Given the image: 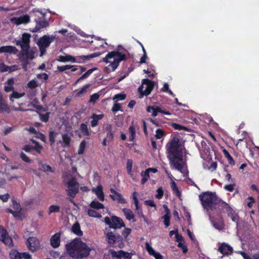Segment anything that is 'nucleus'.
<instances>
[{"mask_svg": "<svg viewBox=\"0 0 259 259\" xmlns=\"http://www.w3.org/2000/svg\"><path fill=\"white\" fill-rule=\"evenodd\" d=\"M165 150L170 168L182 172V169L186 165L187 151L180 136H172L165 145Z\"/></svg>", "mask_w": 259, "mask_h": 259, "instance_id": "obj_1", "label": "nucleus"}, {"mask_svg": "<svg viewBox=\"0 0 259 259\" xmlns=\"http://www.w3.org/2000/svg\"><path fill=\"white\" fill-rule=\"evenodd\" d=\"M67 253L73 258H81L87 256L90 253V248L78 238L74 239L66 245Z\"/></svg>", "mask_w": 259, "mask_h": 259, "instance_id": "obj_2", "label": "nucleus"}, {"mask_svg": "<svg viewBox=\"0 0 259 259\" xmlns=\"http://www.w3.org/2000/svg\"><path fill=\"white\" fill-rule=\"evenodd\" d=\"M125 54L118 51L109 52L103 59L104 62L109 64L105 67L104 71L107 73L114 71L119 66L120 62L125 60Z\"/></svg>", "mask_w": 259, "mask_h": 259, "instance_id": "obj_3", "label": "nucleus"}, {"mask_svg": "<svg viewBox=\"0 0 259 259\" xmlns=\"http://www.w3.org/2000/svg\"><path fill=\"white\" fill-rule=\"evenodd\" d=\"M30 35L28 33H24L22 39L16 41V44L20 46L22 50L20 53V58L22 61H27L28 59L32 60L36 56V52L35 49L29 48Z\"/></svg>", "mask_w": 259, "mask_h": 259, "instance_id": "obj_4", "label": "nucleus"}, {"mask_svg": "<svg viewBox=\"0 0 259 259\" xmlns=\"http://www.w3.org/2000/svg\"><path fill=\"white\" fill-rule=\"evenodd\" d=\"M201 204L204 209L213 210L218 202V199L215 194L211 192H205L199 196Z\"/></svg>", "mask_w": 259, "mask_h": 259, "instance_id": "obj_5", "label": "nucleus"}, {"mask_svg": "<svg viewBox=\"0 0 259 259\" xmlns=\"http://www.w3.org/2000/svg\"><path fill=\"white\" fill-rule=\"evenodd\" d=\"M154 87V82L147 79L142 80V84L139 88L142 96H147L150 94Z\"/></svg>", "mask_w": 259, "mask_h": 259, "instance_id": "obj_6", "label": "nucleus"}, {"mask_svg": "<svg viewBox=\"0 0 259 259\" xmlns=\"http://www.w3.org/2000/svg\"><path fill=\"white\" fill-rule=\"evenodd\" d=\"M79 185L75 178H71L67 183V189L66 190L68 195L73 197L78 191Z\"/></svg>", "mask_w": 259, "mask_h": 259, "instance_id": "obj_7", "label": "nucleus"}, {"mask_svg": "<svg viewBox=\"0 0 259 259\" xmlns=\"http://www.w3.org/2000/svg\"><path fill=\"white\" fill-rule=\"evenodd\" d=\"M26 245L29 250L32 252L37 251L40 247L39 240L35 237H30L27 239Z\"/></svg>", "mask_w": 259, "mask_h": 259, "instance_id": "obj_8", "label": "nucleus"}, {"mask_svg": "<svg viewBox=\"0 0 259 259\" xmlns=\"http://www.w3.org/2000/svg\"><path fill=\"white\" fill-rule=\"evenodd\" d=\"M53 39L49 36L45 35L38 41L37 45L41 52L40 56H42L45 52L46 48L48 47Z\"/></svg>", "mask_w": 259, "mask_h": 259, "instance_id": "obj_9", "label": "nucleus"}, {"mask_svg": "<svg viewBox=\"0 0 259 259\" xmlns=\"http://www.w3.org/2000/svg\"><path fill=\"white\" fill-rule=\"evenodd\" d=\"M0 241L5 245L12 246L13 240L12 238L9 235L8 233L3 227L0 226Z\"/></svg>", "mask_w": 259, "mask_h": 259, "instance_id": "obj_10", "label": "nucleus"}, {"mask_svg": "<svg viewBox=\"0 0 259 259\" xmlns=\"http://www.w3.org/2000/svg\"><path fill=\"white\" fill-rule=\"evenodd\" d=\"M149 113H151L153 116H156L158 112L161 113L165 115H170L169 112L162 110L160 107L157 106H148L146 109Z\"/></svg>", "mask_w": 259, "mask_h": 259, "instance_id": "obj_11", "label": "nucleus"}, {"mask_svg": "<svg viewBox=\"0 0 259 259\" xmlns=\"http://www.w3.org/2000/svg\"><path fill=\"white\" fill-rule=\"evenodd\" d=\"M29 17L26 15L19 17H14L11 19V22L17 25L26 24L29 22Z\"/></svg>", "mask_w": 259, "mask_h": 259, "instance_id": "obj_12", "label": "nucleus"}, {"mask_svg": "<svg viewBox=\"0 0 259 259\" xmlns=\"http://www.w3.org/2000/svg\"><path fill=\"white\" fill-rule=\"evenodd\" d=\"M157 171V169L155 168H148L146 169L144 171H142L141 173L142 177L141 184H144L148 180L150 177V172H152L156 173Z\"/></svg>", "mask_w": 259, "mask_h": 259, "instance_id": "obj_13", "label": "nucleus"}, {"mask_svg": "<svg viewBox=\"0 0 259 259\" xmlns=\"http://www.w3.org/2000/svg\"><path fill=\"white\" fill-rule=\"evenodd\" d=\"M145 248L148 253L155 259H163V256L159 252H156L148 242L145 243Z\"/></svg>", "mask_w": 259, "mask_h": 259, "instance_id": "obj_14", "label": "nucleus"}, {"mask_svg": "<svg viewBox=\"0 0 259 259\" xmlns=\"http://www.w3.org/2000/svg\"><path fill=\"white\" fill-rule=\"evenodd\" d=\"M11 111L10 107L6 103L3 94L0 92V111L9 113Z\"/></svg>", "mask_w": 259, "mask_h": 259, "instance_id": "obj_15", "label": "nucleus"}, {"mask_svg": "<svg viewBox=\"0 0 259 259\" xmlns=\"http://www.w3.org/2000/svg\"><path fill=\"white\" fill-rule=\"evenodd\" d=\"M124 226V224L122 219L115 216L112 217V224L110 226V228L115 229Z\"/></svg>", "mask_w": 259, "mask_h": 259, "instance_id": "obj_16", "label": "nucleus"}, {"mask_svg": "<svg viewBox=\"0 0 259 259\" xmlns=\"http://www.w3.org/2000/svg\"><path fill=\"white\" fill-rule=\"evenodd\" d=\"M111 254L113 257H122L125 259H131L132 254L123 250H119L118 251H112Z\"/></svg>", "mask_w": 259, "mask_h": 259, "instance_id": "obj_17", "label": "nucleus"}, {"mask_svg": "<svg viewBox=\"0 0 259 259\" xmlns=\"http://www.w3.org/2000/svg\"><path fill=\"white\" fill-rule=\"evenodd\" d=\"M103 189V187L101 185H98L96 188L92 189V192L96 194L98 199L101 201L104 200V194Z\"/></svg>", "mask_w": 259, "mask_h": 259, "instance_id": "obj_18", "label": "nucleus"}, {"mask_svg": "<svg viewBox=\"0 0 259 259\" xmlns=\"http://www.w3.org/2000/svg\"><path fill=\"white\" fill-rule=\"evenodd\" d=\"M60 233H57L51 237L50 243L53 248H57L59 246L60 244Z\"/></svg>", "mask_w": 259, "mask_h": 259, "instance_id": "obj_19", "label": "nucleus"}, {"mask_svg": "<svg viewBox=\"0 0 259 259\" xmlns=\"http://www.w3.org/2000/svg\"><path fill=\"white\" fill-rule=\"evenodd\" d=\"M218 250L223 254H228L232 252V248L226 243H222L220 245Z\"/></svg>", "mask_w": 259, "mask_h": 259, "instance_id": "obj_20", "label": "nucleus"}, {"mask_svg": "<svg viewBox=\"0 0 259 259\" xmlns=\"http://www.w3.org/2000/svg\"><path fill=\"white\" fill-rule=\"evenodd\" d=\"M163 207L165 210V214L163 216L162 219H163V223L166 227H167L169 225V221L170 218V213L169 209L166 205H163Z\"/></svg>", "mask_w": 259, "mask_h": 259, "instance_id": "obj_21", "label": "nucleus"}, {"mask_svg": "<svg viewBox=\"0 0 259 259\" xmlns=\"http://www.w3.org/2000/svg\"><path fill=\"white\" fill-rule=\"evenodd\" d=\"M133 199L134 201V204L136 206V209H135L136 212H137L138 215L140 218H143L144 217V215H143L142 209L140 208V207L139 205V201H138V198L136 196V192H134L133 193Z\"/></svg>", "mask_w": 259, "mask_h": 259, "instance_id": "obj_22", "label": "nucleus"}, {"mask_svg": "<svg viewBox=\"0 0 259 259\" xmlns=\"http://www.w3.org/2000/svg\"><path fill=\"white\" fill-rule=\"evenodd\" d=\"M133 199L134 201V204L136 206V209H135L136 212H137L138 215L140 218H143L144 217V215H143L142 209L140 208V207L139 205V201H138V198L136 196V192H134L133 193Z\"/></svg>", "mask_w": 259, "mask_h": 259, "instance_id": "obj_23", "label": "nucleus"}, {"mask_svg": "<svg viewBox=\"0 0 259 259\" xmlns=\"http://www.w3.org/2000/svg\"><path fill=\"white\" fill-rule=\"evenodd\" d=\"M14 79L13 78H9L5 83L4 90L6 92H12L14 90Z\"/></svg>", "mask_w": 259, "mask_h": 259, "instance_id": "obj_24", "label": "nucleus"}, {"mask_svg": "<svg viewBox=\"0 0 259 259\" xmlns=\"http://www.w3.org/2000/svg\"><path fill=\"white\" fill-rule=\"evenodd\" d=\"M17 50L15 47L8 46H3L0 47V53H16Z\"/></svg>", "mask_w": 259, "mask_h": 259, "instance_id": "obj_25", "label": "nucleus"}, {"mask_svg": "<svg viewBox=\"0 0 259 259\" xmlns=\"http://www.w3.org/2000/svg\"><path fill=\"white\" fill-rule=\"evenodd\" d=\"M103 114H96L93 113L92 115V120L91 122L92 127H95L98 125V121L102 119L103 117Z\"/></svg>", "mask_w": 259, "mask_h": 259, "instance_id": "obj_26", "label": "nucleus"}, {"mask_svg": "<svg viewBox=\"0 0 259 259\" xmlns=\"http://www.w3.org/2000/svg\"><path fill=\"white\" fill-rule=\"evenodd\" d=\"M109 196L114 201H117L120 203H125L126 200L119 193H115L114 195H110Z\"/></svg>", "mask_w": 259, "mask_h": 259, "instance_id": "obj_27", "label": "nucleus"}, {"mask_svg": "<svg viewBox=\"0 0 259 259\" xmlns=\"http://www.w3.org/2000/svg\"><path fill=\"white\" fill-rule=\"evenodd\" d=\"M105 234L106 235V240L108 243L113 244L115 242L116 237L112 232L109 231H106L105 232Z\"/></svg>", "mask_w": 259, "mask_h": 259, "instance_id": "obj_28", "label": "nucleus"}, {"mask_svg": "<svg viewBox=\"0 0 259 259\" xmlns=\"http://www.w3.org/2000/svg\"><path fill=\"white\" fill-rule=\"evenodd\" d=\"M57 60L61 62H74V57L71 55H66L65 56H59Z\"/></svg>", "mask_w": 259, "mask_h": 259, "instance_id": "obj_29", "label": "nucleus"}, {"mask_svg": "<svg viewBox=\"0 0 259 259\" xmlns=\"http://www.w3.org/2000/svg\"><path fill=\"white\" fill-rule=\"evenodd\" d=\"M72 232L78 236H82L83 233L80 229V227L78 222L73 225L71 228Z\"/></svg>", "mask_w": 259, "mask_h": 259, "instance_id": "obj_30", "label": "nucleus"}, {"mask_svg": "<svg viewBox=\"0 0 259 259\" xmlns=\"http://www.w3.org/2000/svg\"><path fill=\"white\" fill-rule=\"evenodd\" d=\"M12 94L10 95V97H9V99H10V100L11 101V102H13L14 99H19L23 96H24L25 95V93H18L16 91H12Z\"/></svg>", "mask_w": 259, "mask_h": 259, "instance_id": "obj_31", "label": "nucleus"}, {"mask_svg": "<svg viewBox=\"0 0 259 259\" xmlns=\"http://www.w3.org/2000/svg\"><path fill=\"white\" fill-rule=\"evenodd\" d=\"M212 223L213 227L219 230H222L224 229V224L222 219H220L218 221H213Z\"/></svg>", "mask_w": 259, "mask_h": 259, "instance_id": "obj_32", "label": "nucleus"}, {"mask_svg": "<svg viewBox=\"0 0 259 259\" xmlns=\"http://www.w3.org/2000/svg\"><path fill=\"white\" fill-rule=\"evenodd\" d=\"M60 210V207L57 205H52L49 206L48 210V214L50 215L53 213L59 212Z\"/></svg>", "mask_w": 259, "mask_h": 259, "instance_id": "obj_33", "label": "nucleus"}, {"mask_svg": "<svg viewBox=\"0 0 259 259\" xmlns=\"http://www.w3.org/2000/svg\"><path fill=\"white\" fill-rule=\"evenodd\" d=\"M40 84L36 79H33L31 80L30 81H28L27 84V87L30 89H35Z\"/></svg>", "mask_w": 259, "mask_h": 259, "instance_id": "obj_34", "label": "nucleus"}, {"mask_svg": "<svg viewBox=\"0 0 259 259\" xmlns=\"http://www.w3.org/2000/svg\"><path fill=\"white\" fill-rule=\"evenodd\" d=\"M39 168L45 172H53L52 168L49 165L45 163H40L39 164Z\"/></svg>", "mask_w": 259, "mask_h": 259, "instance_id": "obj_35", "label": "nucleus"}, {"mask_svg": "<svg viewBox=\"0 0 259 259\" xmlns=\"http://www.w3.org/2000/svg\"><path fill=\"white\" fill-rule=\"evenodd\" d=\"M8 166L9 167V169L11 170L22 169L21 164L19 162L16 161L9 163L8 164Z\"/></svg>", "mask_w": 259, "mask_h": 259, "instance_id": "obj_36", "label": "nucleus"}, {"mask_svg": "<svg viewBox=\"0 0 259 259\" xmlns=\"http://www.w3.org/2000/svg\"><path fill=\"white\" fill-rule=\"evenodd\" d=\"M122 211L125 215L126 218L128 220H131L134 219V215L131 209L127 208H123Z\"/></svg>", "mask_w": 259, "mask_h": 259, "instance_id": "obj_37", "label": "nucleus"}, {"mask_svg": "<svg viewBox=\"0 0 259 259\" xmlns=\"http://www.w3.org/2000/svg\"><path fill=\"white\" fill-rule=\"evenodd\" d=\"M170 187L171 188V189L174 192L178 197H180L181 196V193L179 190V189L178 187L177 186V185L174 181H172L170 183Z\"/></svg>", "mask_w": 259, "mask_h": 259, "instance_id": "obj_38", "label": "nucleus"}, {"mask_svg": "<svg viewBox=\"0 0 259 259\" xmlns=\"http://www.w3.org/2000/svg\"><path fill=\"white\" fill-rule=\"evenodd\" d=\"M90 87V84H87L84 85L80 91L77 92L76 93V96L78 97H80L83 96L87 93V90Z\"/></svg>", "mask_w": 259, "mask_h": 259, "instance_id": "obj_39", "label": "nucleus"}, {"mask_svg": "<svg viewBox=\"0 0 259 259\" xmlns=\"http://www.w3.org/2000/svg\"><path fill=\"white\" fill-rule=\"evenodd\" d=\"M132 167H133V161L131 159H127L126 162V170L128 175H130L132 177H133V174L132 172Z\"/></svg>", "mask_w": 259, "mask_h": 259, "instance_id": "obj_40", "label": "nucleus"}, {"mask_svg": "<svg viewBox=\"0 0 259 259\" xmlns=\"http://www.w3.org/2000/svg\"><path fill=\"white\" fill-rule=\"evenodd\" d=\"M90 206L95 209H99L104 208V205L96 201H93Z\"/></svg>", "mask_w": 259, "mask_h": 259, "instance_id": "obj_41", "label": "nucleus"}, {"mask_svg": "<svg viewBox=\"0 0 259 259\" xmlns=\"http://www.w3.org/2000/svg\"><path fill=\"white\" fill-rule=\"evenodd\" d=\"M96 70V68L91 69L88 70L85 73H84L79 79L77 80L75 83H78L79 81L83 80L87 78L90 74H91L93 71Z\"/></svg>", "mask_w": 259, "mask_h": 259, "instance_id": "obj_42", "label": "nucleus"}, {"mask_svg": "<svg viewBox=\"0 0 259 259\" xmlns=\"http://www.w3.org/2000/svg\"><path fill=\"white\" fill-rule=\"evenodd\" d=\"M10 257L11 259H21V253L16 250H12L10 253Z\"/></svg>", "mask_w": 259, "mask_h": 259, "instance_id": "obj_43", "label": "nucleus"}, {"mask_svg": "<svg viewBox=\"0 0 259 259\" xmlns=\"http://www.w3.org/2000/svg\"><path fill=\"white\" fill-rule=\"evenodd\" d=\"M13 205L14 208L15 209V212L17 214H19V218L20 219L21 218L20 212H21V207L20 205L19 204L17 203L16 201H13Z\"/></svg>", "mask_w": 259, "mask_h": 259, "instance_id": "obj_44", "label": "nucleus"}, {"mask_svg": "<svg viewBox=\"0 0 259 259\" xmlns=\"http://www.w3.org/2000/svg\"><path fill=\"white\" fill-rule=\"evenodd\" d=\"M128 131H129V134H130V136H129L130 140L131 141H133V140L135 139V135H136L135 129L134 127V126H131L129 127Z\"/></svg>", "mask_w": 259, "mask_h": 259, "instance_id": "obj_45", "label": "nucleus"}, {"mask_svg": "<svg viewBox=\"0 0 259 259\" xmlns=\"http://www.w3.org/2000/svg\"><path fill=\"white\" fill-rule=\"evenodd\" d=\"M125 95L122 94H119L115 95L113 98V100L115 102H117L119 101H122L125 99Z\"/></svg>", "mask_w": 259, "mask_h": 259, "instance_id": "obj_46", "label": "nucleus"}, {"mask_svg": "<svg viewBox=\"0 0 259 259\" xmlns=\"http://www.w3.org/2000/svg\"><path fill=\"white\" fill-rule=\"evenodd\" d=\"M86 142L85 141H82L79 146L78 150V154L79 155H81L84 153L85 148Z\"/></svg>", "mask_w": 259, "mask_h": 259, "instance_id": "obj_47", "label": "nucleus"}, {"mask_svg": "<svg viewBox=\"0 0 259 259\" xmlns=\"http://www.w3.org/2000/svg\"><path fill=\"white\" fill-rule=\"evenodd\" d=\"M62 140L66 146H69L71 140L70 137L67 134H63L62 136Z\"/></svg>", "mask_w": 259, "mask_h": 259, "instance_id": "obj_48", "label": "nucleus"}, {"mask_svg": "<svg viewBox=\"0 0 259 259\" xmlns=\"http://www.w3.org/2000/svg\"><path fill=\"white\" fill-rule=\"evenodd\" d=\"M88 214L90 217H94V218H101V215L99 213H98L96 211L93 209H89L88 210Z\"/></svg>", "mask_w": 259, "mask_h": 259, "instance_id": "obj_49", "label": "nucleus"}, {"mask_svg": "<svg viewBox=\"0 0 259 259\" xmlns=\"http://www.w3.org/2000/svg\"><path fill=\"white\" fill-rule=\"evenodd\" d=\"M73 67V65H65L63 66H59L57 67V69L60 72H63L65 70L70 69L72 68Z\"/></svg>", "mask_w": 259, "mask_h": 259, "instance_id": "obj_50", "label": "nucleus"}, {"mask_svg": "<svg viewBox=\"0 0 259 259\" xmlns=\"http://www.w3.org/2000/svg\"><path fill=\"white\" fill-rule=\"evenodd\" d=\"M87 56H82L80 57H77L76 58L74 57V62L73 63H83L85 60L88 59L87 58Z\"/></svg>", "mask_w": 259, "mask_h": 259, "instance_id": "obj_51", "label": "nucleus"}, {"mask_svg": "<svg viewBox=\"0 0 259 259\" xmlns=\"http://www.w3.org/2000/svg\"><path fill=\"white\" fill-rule=\"evenodd\" d=\"M80 129L82 133L85 136H89L90 134L88 131L87 125L85 123H82L80 125Z\"/></svg>", "mask_w": 259, "mask_h": 259, "instance_id": "obj_52", "label": "nucleus"}, {"mask_svg": "<svg viewBox=\"0 0 259 259\" xmlns=\"http://www.w3.org/2000/svg\"><path fill=\"white\" fill-rule=\"evenodd\" d=\"M223 153L225 155V156L227 158V159L229 161V162L230 163V164H234V161L232 158V157H231V156L230 155V154L229 153V152L226 150H223Z\"/></svg>", "mask_w": 259, "mask_h": 259, "instance_id": "obj_53", "label": "nucleus"}, {"mask_svg": "<svg viewBox=\"0 0 259 259\" xmlns=\"http://www.w3.org/2000/svg\"><path fill=\"white\" fill-rule=\"evenodd\" d=\"M9 66L4 63H0V72H8Z\"/></svg>", "mask_w": 259, "mask_h": 259, "instance_id": "obj_54", "label": "nucleus"}, {"mask_svg": "<svg viewBox=\"0 0 259 259\" xmlns=\"http://www.w3.org/2000/svg\"><path fill=\"white\" fill-rule=\"evenodd\" d=\"M100 95L95 93L91 96L89 102L91 103H95L98 100Z\"/></svg>", "mask_w": 259, "mask_h": 259, "instance_id": "obj_55", "label": "nucleus"}, {"mask_svg": "<svg viewBox=\"0 0 259 259\" xmlns=\"http://www.w3.org/2000/svg\"><path fill=\"white\" fill-rule=\"evenodd\" d=\"M20 157L23 161L25 162L30 163L31 160L26 156L23 152H21L20 154Z\"/></svg>", "mask_w": 259, "mask_h": 259, "instance_id": "obj_56", "label": "nucleus"}, {"mask_svg": "<svg viewBox=\"0 0 259 259\" xmlns=\"http://www.w3.org/2000/svg\"><path fill=\"white\" fill-rule=\"evenodd\" d=\"M106 130L108 131L107 136H109L110 140L113 139V133L112 132V126L110 124L106 126Z\"/></svg>", "mask_w": 259, "mask_h": 259, "instance_id": "obj_57", "label": "nucleus"}, {"mask_svg": "<svg viewBox=\"0 0 259 259\" xmlns=\"http://www.w3.org/2000/svg\"><path fill=\"white\" fill-rule=\"evenodd\" d=\"M171 126L173 128H174L175 130H187V127L182 126L180 124H177V123H172L171 124Z\"/></svg>", "mask_w": 259, "mask_h": 259, "instance_id": "obj_58", "label": "nucleus"}, {"mask_svg": "<svg viewBox=\"0 0 259 259\" xmlns=\"http://www.w3.org/2000/svg\"><path fill=\"white\" fill-rule=\"evenodd\" d=\"M121 105L119 104H118L115 102L114 104V105L112 108V111L113 112L115 113V112H117L118 111L121 110Z\"/></svg>", "mask_w": 259, "mask_h": 259, "instance_id": "obj_59", "label": "nucleus"}, {"mask_svg": "<svg viewBox=\"0 0 259 259\" xmlns=\"http://www.w3.org/2000/svg\"><path fill=\"white\" fill-rule=\"evenodd\" d=\"M163 135V132L162 130L159 128L156 131L155 137L157 139H161Z\"/></svg>", "mask_w": 259, "mask_h": 259, "instance_id": "obj_60", "label": "nucleus"}, {"mask_svg": "<svg viewBox=\"0 0 259 259\" xmlns=\"http://www.w3.org/2000/svg\"><path fill=\"white\" fill-rule=\"evenodd\" d=\"M37 78L39 79H44L47 80L48 79V75L46 73L37 74L36 75Z\"/></svg>", "mask_w": 259, "mask_h": 259, "instance_id": "obj_61", "label": "nucleus"}, {"mask_svg": "<svg viewBox=\"0 0 259 259\" xmlns=\"http://www.w3.org/2000/svg\"><path fill=\"white\" fill-rule=\"evenodd\" d=\"M19 69V66L17 65L9 66L8 72L11 73Z\"/></svg>", "mask_w": 259, "mask_h": 259, "instance_id": "obj_62", "label": "nucleus"}, {"mask_svg": "<svg viewBox=\"0 0 259 259\" xmlns=\"http://www.w3.org/2000/svg\"><path fill=\"white\" fill-rule=\"evenodd\" d=\"M163 195V192L161 188H159L157 190V194L155 195V197L158 199H160L162 198Z\"/></svg>", "mask_w": 259, "mask_h": 259, "instance_id": "obj_63", "label": "nucleus"}, {"mask_svg": "<svg viewBox=\"0 0 259 259\" xmlns=\"http://www.w3.org/2000/svg\"><path fill=\"white\" fill-rule=\"evenodd\" d=\"M234 184H230L228 185H225L224 186V189L228 191L232 192L234 189Z\"/></svg>", "mask_w": 259, "mask_h": 259, "instance_id": "obj_64", "label": "nucleus"}]
</instances>
